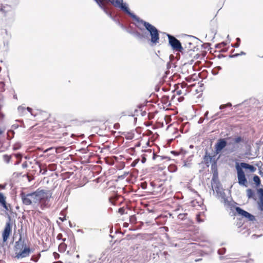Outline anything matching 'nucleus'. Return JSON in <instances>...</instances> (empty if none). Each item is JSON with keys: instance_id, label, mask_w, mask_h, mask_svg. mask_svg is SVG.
Returning a JSON list of instances; mask_svg holds the SVG:
<instances>
[{"instance_id": "nucleus-1", "label": "nucleus", "mask_w": 263, "mask_h": 263, "mask_svg": "<svg viewBox=\"0 0 263 263\" xmlns=\"http://www.w3.org/2000/svg\"><path fill=\"white\" fill-rule=\"evenodd\" d=\"M124 13L138 23L142 24L144 27L145 29L141 27L139 25H136V26L141 31V33H145L147 36V37L143 38L142 41L147 40L148 42L149 45L152 47L157 45L159 43V30L155 26L141 19L135 13L132 12L129 7L126 9Z\"/></svg>"}, {"instance_id": "nucleus-2", "label": "nucleus", "mask_w": 263, "mask_h": 263, "mask_svg": "<svg viewBox=\"0 0 263 263\" xmlns=\"http://www.w3.org/2000/svg\"><path fill=\"white\" fill-rule=\"evenodd\" d=\"M247 143L246 139L240 136H235L234 138L230 137L227 138H219L215 144L214 154H219L227 145L229 147L226 149L229 153H232L236 152L240 146H242V144Z\"/></svg>"}, {"instance_id": "nucleus-3", "label": "nucleus", "mask_w": 263, "mask_h": 263, "mask_svg": "<svg viewBox=\"0 0 263 263\" xmlns=\"http://www.w3.org/2000/svg\"><path fill=\"white\" fill-rule=\"evenodd\" d=\"M235 168L239 185L246 187H248L249 183L243 170L249 171L250 173H254L256 171V168L254 165L246 162H236Z\"/></svg>"}, {"instance_id": "nucleus-4", "label": "nucleus", "mask_w": 263, "mask_h": 263, "mask_svg": "<svg viewBox=\"0 0 263 263\" xmlns=\"http://www.w3.org/2000/svg\"><path fill=\"white\" fill-rule=\"evenodd\" d=\"M14 251L15 253V257L17 259L23 258L29 256L33 252L32 250L27 246L25 237L22 234L19 235V239L15 242Z\"/></svg>"}, {"instance_id": "nucleus-5", "label": "nucleus", "mask_w": 263, "mask_h": 263, "mask_svg": "<svg viewBox=\"0 0 263 263\" xmlns=\"http://www.w3.org/2000/svg\"><path fill=\"white\" fill-rule=\"evenodd\" d=\"M33 192L35 203L46 202L51 197L52 193L49 190L38 189Z\"/></svg>"}, {"instance_id": "nucleus-6", "label": "nucleus", "mask_w": 263, "mask_h": 263, "mask_svg": "<svg viewBox=\"0 0 263 263\" xmlns=\"http://www.w3.org/2000/svg\"><path fill=\"white\" fill-rule=\"evenodd\" d=\"M166 35L168 39V44L171 47L172 49L175 51L182 53L183 50V48L180 41L170 34H166Z\"/></svg>"}, {"instance_id": "nucleus-7", "label": "nucleus", "mask_w": 263, "mask_h": 263, "mask_svg": "<svg viewBox=\"0 0 263 263\" xmlns=\"http://www.w3.org/2000/svg\"><path fill=\"white\" fill-rule=\"evenodd\" d=\"M13 222L11 221V218L10 215H8V221L6 223L5 227L2 233V238L3 242H6L9 238L12 232V227Z\"/></svg>"}, {"instance_id": "nucleus-8", "label": "nucleus", "mask_w": 263, "mask_h": 263, "mask_svg": "<svg viewBox=\"0 0 263 263\" xmlns=\"http://www.w3.org/2000/svg\"><path fill=\"white\" fill-rule=\"evenodd\" d=\"M23 204L26 205H30L32 203H35V200L34 199V192L26 194L24 192H22L20 194Z\"/></svg>"}, {"instance_id": "nucleus-9", "label": "nucleus", "mask_w": 263, "mask_h": 263, "mask_svg": "<svg viewBox=\"0 0 263 263\" xmlns=\"http://www.w3.org/2000/svg\"><path fill=\"white\" fill-rule=\"evenodd\" d=\"M236 212L238 215L241 216L242 218H245L249 221H253L255 220V216L247 211L243 210L239 206L235 207Z\"/></svg>"}, {"instance_id": "nucleus-10", "label": "nucleus", "mask_w": 263, "mask_h": 263, "mask_svg": "<svg viewBox=\"0 0 263 263\" xmlns=\"http://www.w3.org/2000/svg\"><path fill=\"white\" fill-rule=\"evenodd\" d=\"M125 30L130 34L133 35L136 38H137L139 41H142L143 38L147 37V36L145 33H141L139 32L138 31L134 29L131 27H126Z\"/></svg>"}, {"instance_id": "nucleus-11", "label": "nucleus", "mask_w": 263, "mask_h": 263, "mask_svg": "<svg viewBox=\"0 0 263 263\" xmlns=\"http://www.w3.org/2000/svg\"><path fill=\"white\" fill-rule=\"evenodd\" d=\"M255 185L256 187H258L261 185V180L258 176L257 175H253L252 180L249 181V183L251 185H253V184Z\"/></svg>"}, {"instance_id": "nucleus-12", "label": "nucleus", "mask_w": 263, "mask_h": 263, "mask_svg": "<svg viewBox=\"0 0 263 263\" xmlns=\"http://www.w3.org/2000/svg\"><path fill=\"white\" fill-rule=\"evenodd\" d=\"M98 5L110 18L113 17L111 12L107 9L104 2H102L101 4H100V5Z\"/></svg>"}, {"instance_id": "nucleus-13", "label": "nucleus", "mask_w": 263, "mask_h": 263, "mask_svg": "<svg viewBox=\"0 0 263 263\" xmlns=\"http://www.w3.org/2000/svg\"><path fill=\"white\" fill-rule=\"evenodd\" d=\"M211 160L212 158H210V153L208 152V151H206L205 155L203 156V160L204 164L207 167L209 166V164L211 163Z\"/></svg>"}, {"instance_id": "nucleus-14", "label": "nucleus", "mask_w": 263, "mask_h": 263, "mask_svg": "<svg viewBox=\"0 0 263 263\" xmlns=\"http://www.w3.org/2000/svg\"><path fill=\"white\" fill-rule=\"evenodd\" d=\"M237 231L238 233H240L244 237L248 236L251 233L250 229L246 227H243L241 229H237Z\"/></svg>"}, {"instance_id": "nucleus-15", "label": "nucleus", "mask_w": 263, "mask_h": 263, "mask_svg": "<svg viewBox=\"0 0 263 263\" xmlns=\"http://www.w3.org/2000/svg\"><path fill=\"white\" fill-rule=\"evenodd\" d=\"M211 25L212 27L210 29V31L212 34H213V38H214L217 32V25L215 21H212L211 22Z\"/></svg>"}, {"instance_id": "nucleus-16", "label": "nucleus", "mask_w": 263, "mask_h": 263, "mask_svg": "<svg viewBox=\"0 0 263 263\" xmlns=\"http://www.w3.org/2000/svg\"><path fill=\"white\" fill-rule=\"evenodd\" d=\"M224 117V114H222L221 111H219L211 117L212 120L210 121V123H212L213 122H214L215 120L218 119L222 118Z\"/></svg>"}, {"instance_id": "nucleus-17", "label": "nucleus", "mask_w": 263, "mask_h": 263, "mask_svg": "<svg viewBox=\"0 0 263 263\" xmlns=\"http://www.w3.org/2000/svg\"><path fill=\"white\" fill-rule=\"evenodd\" d=\"M221 202H223L225 206H227L231 209V210H233V208H235L233 203L231 201H229L227 197H226L224 199H221Z\"/></svg>"}, {"instance_id": "nucleus-18", "label": "nucleus", "mask_w": 263, "mask_h": 263, "mask_svg": "<svg viewBox=\"0 0 263 263\" xmlns=\"http://www.w3.org/2000/svg\"><path fill=\"white\" fill-rule=\"evenodd\" d=\"M0 204L6 210H8V207L6 201V197L2 193L0 192Z\"/></svg>"}, {"instance_id": "nucleus-19", "label": "nucleus", "mask_w": 263, "mask_h": 263, "mask_svg": "<svg viewBox=\"0 0 263 263\" xmlns=\"http://www.w3.org/2000/svg\"><path fill=\"white\" fill-rule=\"evenodd\" d=\"M11 10V7L8 5L3 6L0 8V12L4 14V15H6V14L10 11Z\"/></svg>"}, {"instance_id": "nucleus-20", "label": "nucleus", "mask_w": 263, "mask_h": 263, "mask_svg": "<svg viewBox=\"0 0 263 263\" xmlns=\"http://www.w3.org/2000/svg\"><path fill=\"white\" fill-rule=\"evenodd\" d=\"M246 192L247 196L249 199H253L254 200L256 199L255 192L252 189H248L247 190Z\"/></svg>"}, {"instance_id": "nucleus-21", "label": "nucleus", "mask_w": 263, "mask_h": 263, "mask_svg": "<svg viewBox=\"0 0 263 263\" xmlns=\"http://www.w3.org/2000/svg\"><path fill=\"white\" fill-rule=\"evenodd\" d=\"M67 248V245L64 243V242H62L59 246V251L60 252H64Z\"/></svg>"}, {"instance_id": "nucleus-22", "label": "nucleus", "mask_w": 263, "mask_h": 263, "mask_svg": "<svg viewBox=\"0 0 263 263\" xmlns=\"http://www.w3.org/2000/svg\"><path fill=\"white\" fill-rule=\"evenodd\" d=\"M211 170L213 173H218V169H217V165L216 164V162L214 161L213 163H212L211 165Z\"/></svg>"}, {"instance_id": "nucleus-23", "label": "nucleus", "mask_w": 263, "mask_h": 263, "mask_svg": "<svg viewBox=\"0 0 263 263\" xmlns=\"http://www.w3.org/2000/svg\"><path fill=\"white\" fill-rule=\"evenodd\" d=\"M217 196L218 198H221V199H224L226 197V195L224 192V191L221 189V191H219V192H217Z\"/></svg>"}, {"instance_id": "nucleus-24", "label": "nucleus", "mask_w": 263, "mask_h": 263, "mask_svg": "<svg viewBox=\"0 0 263 263\" xmlns=\"http://www.w3.org/2000/svg\"><path fill=\"white\" fill-rule=\"evenodd\" d=\"M221 69V67L219 66H217L216 67H215L214 68H213L212 70V73L214 75V76H216L217 75L218 72H219V71Z\"/></svg>"}, {"instance_id": "nucleus-25", "label": "nucleus", "mask_w": 263, "mask_h": 263, "mask_svg": "<svg viewBox=\"0 0 263 263\" xmlns=\"http://www.w3.org/2000/svg\"><path fill=\"white\" fill-rule=\"evenodd\" d=\"M246 54V52H245L243 51H241L239 53H235L234 54H230L229 55V58H237L240 55H245Z\"/></svg>"}, {"instance_id": "nucleus-26", "label": "nucleus", "mask_w": 263, "mask_h": 263, "mask_svg": "<svg viewBox=\"0 0 263 263\" xmlns=\"http://www.w3.org/2000/svg\"><path fill=\"white\" fill-rule=\"evenodd\" d=\"M257 191L259 200H263V188H259Z\"/></svg>"}, {"instance_id": "nucleus-27", "label": "nucleus", "mask_w": 263, "mask_h": 263, "mask_svg": "<svg viewBox=\"0 0 263 263\" xmlns=\"http://www.w3.org/2000/svg\"><path fill=\"white\" fill-rule=\"evenodd\" d=\"M187 216V213H180L178 214L177 217L178 219L183 220L186 218V216Z\"/></svg>"}, {"instance_id": "nucleus-28", "label": "nucleus", "mask_w": 263, "mask_h": 263, "mask_svg": "<svg viewBox=\"0 0 263 263\" xmlns=\"http://www.w3.org/2000/svg\"><path fill=\"white\" fill-rule=\"evenodd\" d=\"M236 40V42H235V44L231 45L232 47H233L234 48L239 47V46H240V44L241 40L239 37H237Z\"/></svg>"}, {"instance_id": "nucleus-29", "label": "nucleus", "mask_w": 263, "mask_h": 263, "mask_svg": "<svg viewBox=\"0 0 263 263\" xmlns=\"http://www.w3.org/2000/svg\"><path fill=\"white\" fill-rule=\"evenodd\" d=\"M15 157L18 159L15 163L14 165H18L22 161V155L20 153L15 154Z\"/></svg>"}, {"instance_id": "nucleus-30", "label": "nucleus", "mask_w": 263, "mask_h": 263, "mask_svg": "<svg viewBox=\"0 0 263 263\" xmlns=\"http://www.w3.org/2000/svg\"><path fill=\"white\" fill-rule=\"evenodd\" d=\"M4 160L7 163H9L11 159V156L8 155H4L3 156Z\"/></svg>"}, {"instance_id": "nucleus-31", "label": "nucleus", "mask_w": 263, "mask_h": 263, "mask_svg": "<svg viewBox=\"0 0 263 263\" xmlns=\"http://www.w3.org/2000/svg\"><path fill=\"white\" fill-rule=\"evenodd\" d=\"M218 173H213V176L212 178V181L216 182V181H218Z\"/></svg>"}, {"instance_id": "nucleus-32", "label": "nucleus", "mask_w": 263, "mask_h": 263, "mask_svg": "<svg viewBox=\"0 0 263 263\" xmlns=\"http://www.w3.org/2000/svg\"><path fill=\"white\" fill-rule=\"evenodd\" d=\"M236 226L238 227L237 229H242V227L243 226V222H242V219H239V221H238Z\"/></svg>"}, {"instance_id": "nucleus-33", "label": "nucleus", "mask_w": 263, "mask_h": 263, "mask_svg": "<svg viewBox=\"0 0 263 263\" xmlns=\"http://www.w3.org/2000/svg\"><path fill=\"white\" fill-rule=\"evenodd\" d=\"M258 206L259 210L263 211V200H259L258 203Z\"/></svg>"}, {"instance_id": "nucleus-34", "label": "nucleus", "mask_w": 263, "mask_h": 263, "mask_svg": "<svg viewBox=\"0 0 263 263\" xmlns=\"http://www.w3.org/2000/svg\"><path fill=\"white\" fill-rule=\"evenodd\" d=\"M63 235L61 233H59L58 234L57 236V239L59 240H62L63 242H65L66 240V238H63Z\"/></svg>"}, {"instance_id": "nucleus-35", "label": "nucleus", "mask_w": 263, "mask_h": 263, "mask_svg": "<svg viewBox=\"0 0 263 263\" xmlns=\"http://www.w3.org/2000/svg\"><path fill=\"white\" fill-rule=\"evenodd\" d=\"M136 236L135 235H126V236L123 239H126V240H130V239H135L136 238Z\"/></svg>"}, {"instance_id": "nucleus-36", "label": "nucleus", "mask_w": 263, "mask_h": 263, "mask_svg": "<svg viewBox=\"0 0 263 263\" xmlns=\"http://www.w3.org/2000/svg\"><path fill=\"white\" fill-rule=\"evenodd\" d=\"M226 248H221L218 250V254L220 255H223L226 253Z\"/></svg>"}, {"instance_id": "nucleus-37", "label": "nucleus", "mask_w": 263, "mask_h": 263, "mask_svg": "<svg viewBox=\"0 0 263 263\" xmlns=\"http://www.w3.org/2000/svg\"><path fill=\"white\" fill-rule=\"evenodd\" d=\"M216 155H215V154H214V155L212 156H210V158H212V160H211V163H213V162H214V161H215L216 162V163H217V161L219 159V158H220V156H219L217 158H215V157Z\"/></svg>"}, {"instance_id": "nucleus-38", "label": "nucleus", "mask_w": 263, "mask_h": 263, "mask_svg": "<svg viewBox=\"0 0 263 263\" xmlns=\"http://www.w3.org/2000/svg\"><path fill=\"white\" fill-rule=\"evenodd\" d=\"M136 220H137V218L135 215L130 216L129 221L130 222L135 223V222H136Z\"/></svg>"}, {"instance_id": "nucleus-39", "label": "nucleus", "mask_w": 263, "mask_h": 263, "mask_svg": "<svg viewBox=\"0 0 263 263\" xmlns=\"http://www.w3.org/2000/svg\"><path fill=\"white\" fill-rule=\"evenodd\" d=\"M139 159H135L133 162L131 163V166L132 167H135L139 162Z\"/></svg>"}, {"instance_id": "nucleus-40", "label": "nucleus", "mask_w": 263, "mask_h": 263, "mask_svg": "<svg viewBox=\"0 0 263 263\" xmlns=\"http://www.w3.org/2000/svg\"><path fill=\"white\" fill-rule=\"evenodd\" d=\"M146 155L145 154H143L141 156V162L142 163H145L146 161Z\"/></svg>"}, {"instance_id": "nucleus-41", "label": "nucleus", "mask_w": 263, "mask_h": 263, "mask_svg": "<svg viewBox=\"0 0 263 263\" xmlns=\"http://www.w3.org/2000/svg\"><path fill=\"white\" fill-rule=\"evenodd\" d=\"M21 147V145L20 143H16L13 146V149L17 150V149H20Z\"/></svg>"}, {"instance_id": "nucleus-42", "label": "nucleus", "mask_w": 263, "mask_h": 263, "mask_svg": "<svg viewBox=\"0 0 263 263\" xmlns=\"http://www.w3.org/2000/svg\"><path fill=\"white\" fill-rule=\"evenodd\" d=\"M118 212L121 214V215H123L124 214V212H125V209L123 207H122V208H120L119 209H118Z\"/></svg>"}, {"instance_id": "nucleus-43", "label": "nucleus", "mask_w": 263, "mask_h": 263, "mask_svg": "<svg viewBox=\"0 0 263 263\" xmlns=\"http://www.w3.org/2000/svg\"><path fill=\"white\" fill-rule=\"evenodd\" d=\"M40 173H41L43 175H45L47 172V170L46 169H42L40 166Z\"/></svg>"}, {"instance_id": "nucleus-44", "label": "nucleus", "mask_w": 263, "mask_h": 263, "mask_svg": "<svg viewBox=\"0 0 263 263\" xmlns=\"http://www.w3.org/2000/svg\"><path fill=\"white\" fill-rule=\"evenodd\" d=\"M22 167L23 168H26L28 167V164H27V161H25L23 163V164L22 165Z\"/></svg>"}, {"instance_id": "nucleus-45", "label": "nucleus", "mask_w": 263, "mask_h": 263, "mask_svg": "<svg viewBox=\"0 0 263 263\" xmlns=\"http://www.w3.org/2000/svg\"><path fill=\"white\" fill-rule=\"evenodd\" d=\"M17 109L19 111H22V112H23L24 110H25L26 109V108L25 107H22L21 106H18Z\"/></svg>"}, {"instance_id": "nucleus-46", "label": "nucleus", "mask_w": 263, "mask_h": 263, "mask_svg": "<svg viewBox=\"0 0 263 263\" xmlns=\"http://www.w3.org/2000/svg\"><path fill=\"white\" fill-rule=\"evenodd\" d=\"M160 157L161 158V160H163L164 159L170 160V158L167 156H160Z\"/></svg>"}, {"instance_id": "nucleus-47", "label": "nucleus", "mask_w": 263, "mask_h": 263, "mask_svg": "<svg viewBox=\"0 0 263 263\" xmlns=\"http://www.w3.org/2000/svg\"><path fill=\"white\" fill-rule=\"evenodd\" d=\"M210 46V44L209 43H205V44H204L202 45V47L204 48V49H206L208 48V47H209Z\"/></svg>"}, {"instance_id": "nucleus-48", "label": "nucleus", "mask_w": 263, "mask_h": 263, "mask_svg": "<svg viewBox=\"0 0 263 263\" xmlns=\"http://www.w3.org/2000/svg\"><path fill=\"white\" fill-rule=\"evenodd\" d=\"M119 127H120V124H119V123H115V124L114 125V128L115 129H119Z\"/></svg>"}, {"instance_id": "nucleus-49", "label": "nucleus", "mask_w": 263, "mask_h": 263, "mask_svg": "<svg viewBox=\"0 0 263 263\" xmlns=\"http://www.w3.org/2000/svg\"><path fill=\"white\" fill-rule=\"evenodd\" d=\"M227 107L226 104H222L219 106V109L220 110H222L223 109H224Z\"/></svg>"}, {"instance_id": "nucleus-50", "label": "nucleus", "mask_w": 263, "mask_h": 263, "mask_svg": "<svg viewBox=\"0 0 263 263\" xmlns=\"http://www.w3.org/2000/svg\"><path fill=\"white\" fill-rule=\"evenodd\" d=\"M204 118H203L201 117V118L199 119V120H198V124H201V123H202L203 122V121H204Z\"/></svg>"}, {"instance_id": "nucleus-51", "label": "nucleus", "mask_w": 263, "mask_h": 263, "mask_svg": "<svg viewBox=\"0 0 263 263\" xmlns=\"http://www.w3.org/2000/svg\"><path fill=\"white\" fill-rule=\"evenodd\" d=\"M208 114H209V111H206L204 114V119L208 120Z\"/></svg>"}, {"instance_id": "nucleus-52", "label": "nucleus", "mask_w": 263, "mask_h": 263, "mask_svg": "<svg viewBox=\"0 0 263 263\" xmlns=\"http://www.w3.org/2000/svg\"><path fill=\"white\" fill-rule=\"evenodd\" d=\"M215 189L216 193L217 192H219V191H221V190L220 189V187L218 185H217Z\"/></svg>"}, {"instance_id": "nucleus-53", "label": "nucleus", "mask_w": 263, "mask_h": 263, "mask_svg": "<svg viewBox=\"0 0 263 263\" xmlns=\"http://www.w3.org/2000/svg\"><path fill=\"white\" fill-rule=\"evenodd\" d=\"M111 19L115 22H117L119 20L116 16H113V17Z\"/></svg>"}, {"instance_id": "nucleus-54", "label": "nucleus", "mask_w": 263, "mask_h": 263, "mask_svg": "<svg viewBox=\"0 0 263 263\" xmlns=\"http://www.w3.org/2000/svg\"><path fill=\"white\" fill-rule=\"evenodd\" d=\"M134 138L133 135H130L128 137H126V139L128 140H132Z\"/></svg>"}, {"instance_id": "nucleus-55", "label": "nucleus", "mask_w": 263, "mask_h": 263, "mask_svg": "<svg viewBox=\"0 0 263 263\" xmlns=\"http://www.w3.org/2000/svg\"><path fill=\"white\" fill-rule=\"evenodd\" d=\"M26 109L28 110V112H30L32 115H33V114L32 113V109L31 108H30L29 107H27L26 108Z\"/></svg>"}, {"instance_id": "nucleus-56", "label": "nucleus", "mask_w": 263, "mask_h": 263, "mask_svg": "<svg viewBox=\"0 0 263 263\" xmlns=\"http://www.w3.org/2000/svg\"><path fill=\"white\" fill-rule=\"evenodd\" d=\"M171 153L175 156H178L179 155V154L178 153V152H177L176 151H171Z\"/></svg>"}, {"instance_id": "nucleus-57", "label": "nucleus", "mask_w": 263, "mask_h": 263, "mask_svg": "<svg viewBox=\"0 0 263 263\" xmlns=\"http://www.w3.org/2000/svg\"><path fill=\"white\" fill-rule=\"evenodd\" d=\"M160 87L159 86L157 85L155 87V91L158 92L160 90Z\"/></svg>"}, {"instance_id": "nucleus-58", "label": "nucleus", "mask_w": 263, "mask_h": 263, "mask_svg": "<svg viewBox=\"0 0 263 263\" xmlns=\"http://www.w3.org/2000/svg\"><path fill=\"white\" fill-rule=\"evenodd\" d=\"M6 187L5 184H0V190L4 189Z\"/></svg>"}, {"instance_id": "nucleus-59", "label": "nucleus", "mask_w": 263, "mask_h": 263, "mask_svg": "<svg viewBox=\"0 0 263 263\" xmlns=\"http://www.w3.org/2000/svg\"><path fill=\"white\" fill-rule=\"evenodd\" d=\"M226 56L223 54H219L217 55V57L219 59H221V58H224Z\"/></svg>"}, {"instance_id": "nucleus-60", "label": "nucleus", "mask_w": 263, "mask_h": 263, "mask_svg": "<svg viewBox=\"0 0 263 263\" xmlns=\"http://www.w3.org/2000/svg\"><path fill=\"white\" fill-rule=\"evenodd\" d=\"M200 55L199 54H196L194 57V59H198L199 57H200Z\"/></svg>"}, {"instance_id": "nucleus-61", "label": "nucleus", "mask_w": 263, "mask_h": 263, "mask_svg": "<svg viewBox=\"0 0 263 263\" xmlns=\"http://www.w3.org/2000/svg\"><path fill=\"white\" fill-rule=\"evenodd\" d=\"M226 104L227 107H231L232 106V103H230V102H228V103H227Z\"/></svg>"}, {"instance_id": "nucleus-62", "label": "nucleus", "mask_w": 263, "mask_h": 263, "mask_svg": "<svg viewBox=\"0 0 263 263\" xmlns=\"http://www.w3.org/2000/svg\"><path fill=\"white\" fill-rule=\"evenodd\" d=\"M128 226V223L127 222H124L123 224V227L124 228H127Z\"/></svg>"}, {"instance_id": "nucleus-63", "label": "nucleus", "mask_w": 263, "mask_h": 263, "mask_svg": "<svg viewBox=\"0 0 263 263\" xmlns=\"http://www.w3.org/2000/svg\"><path fill=\"white\" fill-rule=\"evenodd\" d=\"M182 93V92H181V90H177L176 91V95H180Z\"/></svg>"}, {"instance_id": "nucleus-64", "label": "nucleus", "mask_w": 263, "mask_h": 263, "mask_svg": "<svg viewBox=\"0 0 263 263\" xmlns=\"http://www.w3.org/2000/svg\"><path fill=\"white\" fill-rule=\"evenodd\" d=\"M119 26L123 29L125 30L126 27H125L122 23H121L120 25Z\"/></svg>"}]
</instances>
